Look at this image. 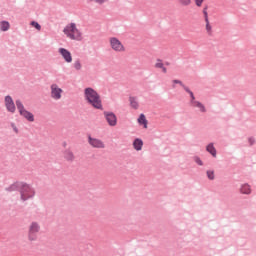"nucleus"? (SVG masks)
Listing matches in <instances>:
<instances>
[{
  "mask_svg": "<svg viewBox=\"0 0 256 256\" xmlns=\"http://www.w3.org/2000/svg\"><path fill=\"white\" fill-rule=\"evenodd\" d=\"M155 67L156 69H162V72L163 73H167V68L165 67V65L163 64V61L162 60H157L156 63H155Z\"/></svg>",
  "mask_w": 256,
  "mask_h": 256,
  "instance_id": "19",
  "label": "nucleus"
},
{
  "mask_svg": "<svg viewBox=\"0 0 256 256\" xmlns=\"http://www.w3.org/2000/svg\"><path fill=\"white\" fill-rule=\"evenodd\" d=\"M207 177H208V179L213 181V179H215V172L211 171V170L207 171Z\"/></svg>",
  "mask_w": 256,
  "mask_h": 256,
  "instance_id": "24",
  "label": "nucleus"
},
{
  "mask_svg": "<svg viewBox=\"0 0 256 256\" xmlns=\"http://www.w3.org/2000/svg\"><path fill=\"white\" fill-rule=\"evenodd\" d=\"M206 149L208 153H211L213 157H217V150L215 149V146H213V144H209Z\"/></svg>",
  "mask_w": 256,
  "mask_h": 256,
  "instance_id": "20",
  "label": "nucleus"
},
{
  "mask_svg": "<svg viewBox=\"0 0 256 256\" xmlns=\"http://www.w3.org/2000/svg\"><path fill=\"white\" fill-rule=\"evenodd\" d=\"M63 33L72 41H83V32L77 28V24H67L63 30Z\"/></svg>",
  "mask_w": 256,
  "mask_h": 256,
  "instance_id": "2",
  "label": "nucleus"
},
{
  "mask_svg": "<svg viewBox=\"0 0 256 256\" xmlns=\"http://www.w3.org/2000/svg\"><path fill=\"white\" fill-rule=\"evenodd\" d=\"M240 192L243 193V195H251V186L249 184H243Z\"/></svg>",
  "mask_w": 256,
  "mask_h": 256,
  "instance_id": "17",
  "label": "nucleus"
},
{
  "mask_svg": "<svg viewBox=\"0 0 256 256\" xmlns=\"http://www.w3.org/2000/svg\"><path fill=\"white\" fill-rule=\"evenodd\" d=\"M5 107L10 113H15V102H13V98H11V96L5 97Z\"/></svg>",
  "mask_w": 256,
  "mask_h": 256,
  "instance_id": "11",
  "label": "nucleus"
},
{
  "mask_svg": "<svg viewBox=\"0 0 256 256\" xmlns=\"http://www.w3.org/2000/svg\"><path fill=\"white\" fill-rule=\"evenodd\" d=\"M30 25H31L32 27H35V29H37V31H41V25H40L39 23H37V22H35V21H32V22L30 23Z\"/></svg>",
  "mask_w": 256,
  "mask_h": 256,
  "instance_id": "25",
  "label": "nucleus"
},
{
  "mask_svg": "<svg viewBox=\"0 0 256 256\" xmlns=\"http://www.w3.org/2000/svg\"><path fill=\"white\" fill-rule=\"evenodd\" d=\"M58 53H60L66 63L73 62V56L71 55V52H69V50L65 48H59Z\"/></svg>",
  "mask_w": 256,
  "mask_h": 256,
  "instance_id": "10",
  "label": "nucleus"
},
{
  "mask_svg": "<svg viewBox=\"0 0 256 256\" xmlns=\"http://www.w3.org/2000/svg\"><path fill=\"white\" fill-rule=\"evenodd\" d=\"M9 27H11V25L9 24L8 21L0 22V29H1V31H9Z\"/></svg>",
  "mask_w": 256,
  "mask_h": 256,
  "instance_id": "21",
  "label": "nucleus"
},
{
  "mask_svg": "<svg viewBox=\"0 0 256 256\" xmlns=\"http://www.w3.org/2000/svg\"><path fill=\"white\" fill-rule=\"evenodd\" d=\"M63 158L65 159V161H67L68 163H73V161H75L76 157H75V153H73L71 151V149H66L63 152Z\"/></svg>",
  "mask_w": 256,
  "mask_h": 256,
  "instance_id": "12",
  "label": "nucleus"
},
{
  "mask_svg": "<svg viewBox=\"0 0 256 256\" xmlns=\"http://www.w3.org/2000/svg\"><path fill=\"white\" fill-rule=\"evenodd\" d=\"M109 44L115 53H125L127 51V48L125 47V44L119 40L117 37H110L109 38Z\"/></svg>",
  "mask_w": 256,
  "mask_h": 256,
  "instance_id": "4",
  "label": "nucleus"
},
{
  "mask_svg": "<svg viewBox=\"0 0 256 256\" xmlns=\"http://www.w3.org/2000/svg\"><path fill=\"white\" fill-rule=\"evenodd\" d=\"M172 83L174 85H182L183 86V82H181L180 80H173Z\"/></svg>",
  "mask_w": 256,
  "mask_h": 256,
  "instance_id": "30",
  "label": "nucleus"
},
{
  "mask_svg": "<svg viewBox=\"0 0 256 256\" xmlns=\"http://www.w3.org/2000/svg\"><path fill=\"white\" fill-rule=\"evenodd\" d=\"M179 5L181 7H189V5H191V0H177Z\"/></svg>",
  "mask_w": 256,
  "mask_h": 256,
  "instance_id": "22",
  "label": "nucleus"
},
{
  "mask_svg": "<svg viewBox=\"0 0 256 256\" xmlns=\"http://www.w3.org/2000/svg\"><path fill=\"white\" fill-rule=\"evenodd\" d=\"M182 87H184L185 91L190 94L191 90H189V89H188L187 87H185V86H182Z\"/></svg>",
  "mask_w": 256,
  "mask_h": 256,
  "instance_id": "34",
  "label": "nucleus"
},
{
  "mask_svg": "<svg viewBox=\"0 0 256 256\" xmlns=\"http://www.w3.org/2000/svg\"><path fill=\"white\" fill-rule=\"evenodd\" d=\"M22 183L23 182H15L11 184L8 188H6V190L9 191L10 193L13 191H20Z\"/></svg>",
  "mask_w": 256,
  "mask_h": 256,
  "instance_id": "14",
  "label": "nucleus"
},
{
  "mask_svg": "<svg viewBox=\"0 0 256 256\" xmlns=\"http://www.w3.org/2000/svg\"><path fill=\"white\" fill-rule=\"evenodd\" d=\"M129 101L132 109H139V101L137 100V97L130 96Z\"/></svg>",
  "mask_w": 256,
  "mask_h": 256,
  "instance_id": "16",
  "label": "nucleus"
},
{
  "mask_svg": "<svg viewBox=\"0 0 256 256\" xmlns=\"http://www.w3.org/2000/svg\"><path fill=\"white\" fill-rule=\"evenodd\" d=\"M190 97H191V101H195V95L193 94V92H190Z\"/></svg>",
  "mask_w": 256,
  "mask_h": 256,
  "instance_id": "32",
  "label": "nucleus"
},
{
  "mask_svg": "<svg viewBox=\"0 0 256 256\" xmlns=\"http://www.w3.org/2000/svg\"><path fill=\"white\" fill-rule=\"evenodd\" d=\"M88 143L93 149H105V142L98 138L88 137Z\"/></svg>",
  "mask_w": 256,
  "mask_h": 256,
  "instance_id": "8",
  "label": "nucleus"
},
{
  "mask_svg": "<svg viewBox=\"0 0 256 256\" xmlns=\"http://www.w3.org/2000/svg\"><path fill=\"white\" fill-rule=\"evenodd\" d=\"M139 125H143L144 129H147V118L145 117V114H140L138 118Z\"/></svg>",
  "mask_w": 256,
  "mask_h": 256,
  "instance_id": "18",
  "label": "nucleus"
},
{
  "mask_svg": "<svg viewBox=\"0 0 256 256\" xmlns=\"http://www.w3.org/2000/svg\"><path fill=\"white\" fill-rule=\"evenodd\" d=\"M133 147L135 151H141L143 149V140L136 138L133 142Z\"/></svg>",
  "mask_w": 256,
  "mask_h": 256,
  "instance_id": "15",
  "label": "nucleus"
},
{
  "mask_svg": "<svg viewBox=\"0 0 256 256\" xmlns=\"http://www.w3.org/2000/svg\"><path fill=\"white\" fill-rule=\"evenodd\" d=\"M190 103L192 107H197L198 109H200L201 113H207V109L205 108V105H203V103L196 100H191Z\"/></svg>",
  "mask_w": 256,
  "mask_h": 256,
  "instance_id": "13",
  "label": "nucleus"
},
{
  "mask_svg": "<svg viewBox=\"0 0 256 256\" xmlns=\"http://www.w3.org/2000/svg\"><path fill=\"white\" fill-rule=\"evenodd\" d=\"M84 99L88 105H91L94 109L103 110V101L101 95L97 93L93 88H86L84 90Z\"/></svg>",
  "mask_w": 256,
  "mask_h": 256,
  "instance_id": "1",
  "label": "nucleus"
},
{
  "mask_svg": "<svg viewBox=\"0 0 256 256\" xmlns=\"http://www.w3.org/2000/svg\"><path fill=\"white\" fill-rule=\"evenodd\" d=\"M19 193L21 201H28V199L35 197V189L25 182H22Z\"/></svg>",
  "mask_w": 256,
  "mask_h": 256,
  "instance_id": "3",
  "label": "nucleus"
},
{
  "mask_svg": "<svg viewBox=\"0 0 256 256\" xmlns=\"http://www.w3.org/2000/svg\"><path fill=\"white\" fill-rule=\"evenodd\" d=\"M50 90H51V97L52 99H54L55 101H59V99H61L63 97V89H61L59 87V85L57 84H52L50 86Z\"/></svg>",
  "mask_w": 256,
  "mask_h": 256,
  "instance_id": "7",
  "label": "nucleus"
},
{
  "mask_svg": "<svg viewBox=\"0 0 256 256\" xmlns=\"http://www.w3.org/2000/svg\"><path fill=\"white\" fill-rule=\"evenodd\" d=\"M96 3H100V4H103V3H106L107 0H94Z\"/></svg>",
  "mask_w": 256,
  "mask_h": 256,
  "instance_id": "31",
  "label": "nucleus"
},
{
  "mask_svg": "<svg viewBox=\"0 0 256 256\" xmlns=\"http://www.w3.org/2000/svg\"><path fill=\"white\" fill-rule=\"evenodd\" d=\"M194 161H195V163H197L200 166L203 165V161H201V158H199V157H195Z\"/></svg>",
  "mask_w": 256,
  "mask_h": 256,
  "instance_id": "29",
  "label": "nucleus"
},
{
  "mask_svg": "<svg viewBox=\"0 0 256 256\" xmlns=\"http://www.w3.org/2000/svg\"><path fill=\"white\" fill-rule=\"evenodd\" d=\"M206 23V31L209 35H211L212 27L211 24L209 23V20L205 21Z\"/></svg>",
  "mask_w": 256,
  "mask_h": 256,
  "instance_id": "26",
  "label": "nucleus"
},
{
  "mask_svg": "<svg viewBox=\"0 0 256 256\" xmlns=\"http://www.w3.org/2000/svg\"><path fill=\"white\" fill-rule=\"evenodd\" d=\"M196 7H202L205 0H194Z\"/></svg>",
  "mask_w": 256,
  "mask_h": 256,
  "instance_id": "28",
  "label": "nucleus"
},
{
  "mask_svg": "<svg viewBox=\"0 0 256 256\" xmlns=\"http://www.w3.org/2000/svg\"><path fill=\"white\" fill-rule=\"evenodd\" d=\"M203 15H204V20L209 21V13L207 12V7L203 8Z\"/></svg>",
  "mask_w": 256,
  "mask_h": 256,
  "instance_id": "27",
  "label": "nucleus"
},
{
  "mask_svg": "<svg viewBox=\"0 0 256 256\" xmlns=\"http://www.w3.org/2000/svg\"><path fill=\"white\" fill-rule=\"evenodd\" d=\"M81 62L79 60L74 62V69H76V71H81Z\"/></svg>",
  "mask_w": 256,
  "mask_h": 256,
  "instance_id": "23",
  "label": "nucleus"
},
{
  "mask_svg": "<svg viewBox=\"0 0 256 256\" xmlns=\"http://www.w3.org/2000/svg\"><path fill=\"white\" fill-rule=\"evenodd\" d=\"M16 106L20 115H22V117H24L26 121H29L30 123H33V121H35V116L33 115V113L27 111L25 109V106H23V103H21L19 100L16 101Z\"/></svg>",
  "mask_w": 256,
  "mask_h": 256,
  "instance_id": "5",
  "label": "nucleus"
},
{
  "mask_svg": "<svg viewBox=\"0 0 256 256\" xmlns=\"http://www.w3.org/2000/svg\"><path fill=\"white\" fill-rule=\"evenodd\" d=\"M104 117L110 127L117 125V116L113 112H104Z\"/></svg>",
  "mask_w": 256,
  "mask_h": 256,
  "instance_id": "9",
  "label": "nucleus"
},
{
  "mask_svg": "<svg viewBox=\"0 0 256 256\" xmlns=\"http://www.w3.org/2000/svg\"><path fill=\"white\" fill-rule=\"evenodd\" d=\"M41 231V225L39 222H32L28 227V240L37 241V233Z\"/></svg>",
  "mask_w": 256,
  "mask_h": 256,
  "instance_id": "6",
  "label": "nucleus"
},
{
  "mask_svg": "<svg viewBox=\"0 0 256 256\" xmlns=\"http://www.w3.org/2000/svg\"><path fill=\"white\" fill-rule=\"evenodd\" d=\"M249 143L250 145H253V143H255V138H249Z\"/></svg>",
  "mask_w": 256,
  "mask_h": 256,
  "instance_id": "33",
  "label": "nucleus"
}]
</instances>
